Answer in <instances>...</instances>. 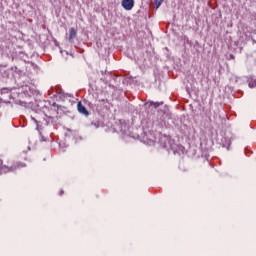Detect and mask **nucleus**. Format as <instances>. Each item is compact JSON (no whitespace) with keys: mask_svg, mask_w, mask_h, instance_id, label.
I'll return each mask as SVG.
<instances>
[{"mask_svg":"<svg viewBox=\"0 0 256 256\" xmlns=\"http://www.w3.org/2000/svg\"><path fill=\"white\" fill-rule=\"evenodd\" d=\"M160 145H162V147H164L165 149L171 147V138L167 135H162L160 137Z\"/></svg>","mask_w":256,"mask_h":256,"instance_id":"1","label":"nucleus"},{"mask_svg":"<svg viewBox=\"0 0 256 256\" xmlns=\"http://www.w3.org/2000/svg\"><path fill=\"white\" fill-rule=\"evenodd\" d=\"M122 7L125 9V11H131L133 7H135V1L134 0H122Z\"/></svg>","mask_w":256,"mask_h":256,"instance_id":"2","label":"nucleus"},{"mask_svg":"<svg viewBox=\"0 0 256 256\" xmlns=\"http://www.w3.org/2000/svg\"><path fill=\"white\" fill-rule=\"evenodd\" d=\"M75 37H77V30L75 28H70L68 37L69 43H73V39H75Z\"/></svg>","mask_w":256,"mask_h":256,"instance_id":"3","label":"nucleus"},{"mask_svg":"<svg viewBox=\"0 0 256 256\" xmlns=\"http://www.w3.org/2000/svg\"><path fill=\"white\" fill-rule=\"evenodd\" d=\"M77 107H78L79 113L86 116L89 115V111H87V108H85V106H83L81 102H78Z\"/></svg>","mask_w":256,"mask_h":256,"instance_id":"4","label":"nucleus"},{"mask_svg":"<svg viewBox=\"0 0 256 256\" xmlns=\"http://www.w3.org/2000/svg\"><path fill=\"white\" fill-rule=\"evenodd\" d=\"M248 87H250V89H254V87H256V78L253 76H249L248 77Z\"/></svg>","mask_w":256,"mask_h":256,"instance_id":"5","label":"nucleus"},{"mask_svg":"<svg viewBox=\"0 0 256 256\" xmlns=\"http://www.w3.org/2000/svg\"><path fill=\"white\" fill-rule=\"evenodd\" d=\"M145 105L146 107H154V109H157L160 105H163V102H149Z\"/></svg>","mask_w":256,"mask_h":256,"instance_id":"6","label":"nucleus"},{"mask_svg":"<svg viewBox=\"0 0 256 256\" xmlns=\"http://www.w3.org/2000/svg\"><path fill=\"white\" fill-rule=\"evenodd\" d=\"M156 9H159V7H161V4L163 3V0H154Z\"/></svg>","mask_w":256,"mask_h":256,"instance_id":"7","label":"nucleus"},{"mask_svg":"<svg viewBox=\"0 0 256 256\" xmlns=\"http://www.w3.org/2000/svg\"><path fill=\"white\" fill-rule=\"evenodd\" d=\"M91 125L95 127V129H99V127H101V124L99 122H92Z\"/></svg>","mask_w":256,"mask_h":256,"instance_id":"8","label":"nucleus"},{"mask_svg":"<svg viewBox=\"0 0 256 256\" xmlns=\"http://www.w3.org/2000/svg\"><path fill=\"white\" fill-rule=\"evenodd\" d=\"M27 151H31V147H27V150H23L24 153H27Z\"/></svg>","mask_w":256,"mask_h":256,"instance_id":"9","label":"nucleus"},{"mask_svg":"<svg viewBox=\"0 0 256 256\" xmlns=\"http://www.w3.org/2000/svg\"><path fill=\"white\" fill-rule=\"evenodd\" d=\"M15 169H17V166H12V167L10 168V171H15Z\"/></svg>","mask_w":256,"mask_h":256,"instance_id":"10","label":"nucleus"},{"mask_svg":"<svg viewBox=\"0 0 256 256\" xmlns=\"http://www.w3.org/2000/svg\"><path fill=\"white\" fill-rule=\"evenodd\" d=\"M17 167H18V169L21 167H25V164H18Z\"/></svg>","mask_w":256,"mask_h":256,"instance_id":"11","label":"nucleus"},{"mask_svg":"<svg viewBox=\"0 0 256 256\" xmlns=\"http://www.w3.org/2000/svg\"><path fill=\"white\" fill-rule=\"evenodd\" d=\"M63 194V191H60V195H62Z\"/></svg>","mask_w":256,"mask_h":256,"instance_id":"12","label":"nucleus"}]
</instances>
